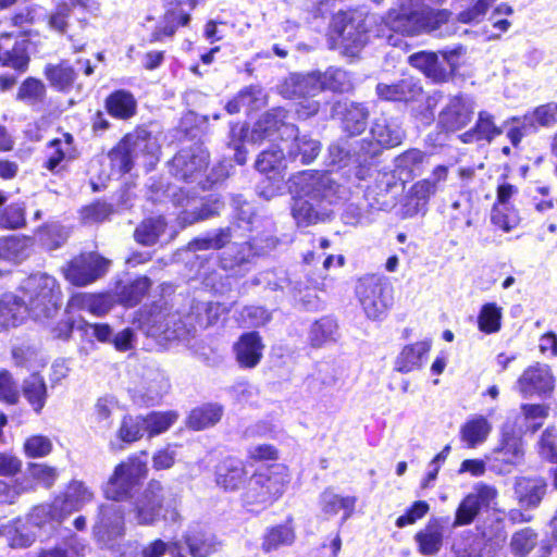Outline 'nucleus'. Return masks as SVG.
<instances>
[{
	"instance_id": "5fc2aeb1",
	"label": "nucleus",
	"mask_w": 557,
	"mask_h": 557,
	"mask_svg": "<svg viewBox=\"0 0 557 557\" xmlns=\"http://www.w3.org/2000/svg\"><path fill=\"white\" fill-rule=\"evenodd\" d=\"M548 414V407L545 405H532L525 404L521 406V416L518 420H522L520 423V430L535 432L542 426L545 418Z\"/></svg>"
},
{
	"instance_id": "bf43d9fd",
	"label": "nucleus",
	"mask_w": 557,
	"mask_h": 557,
	"mask_svg": "<svg viewBox=\"0 0 557 557\" xmlns=\"http://www.w3.org/2000/svg\"><path fill=\"white\" fill-rule=\"evenodd\" d=\"M537 534L530 528L516 532L510 541L511 552L519 556H527L536 545Z\"/></svg>"
},
{
	"instance_id": "c756f323",
	"label": "nucleus",
	"mask_w": 557,
	"mask_h": 557,
	"mask_svg": "<svg viewBox=\"0 0 557 557\" xmlns=\"http://www.w3.org/2000/svg\"><path fill=\"white\" fill-rule=\"evenodd\" d=\"M198 200L196 198H187V207L190 210L184 211L180 215V220L183 225L193 224L199 220L209 219L219 213L220 209L223 207V203L220 201L218 197L210 196L206 201L200 200V209L198 207Z\"/></svg>"
},
{
	"instance_id": "4be33fe9",
	"label": "nucleus",
	"mask_w": 557,
	"mask_h": 557,
	"mask_svg": "<svg viewBox=\"0 0 557 557\" xmlns=\"http://www.w3.org/2000/svg\"><path fill=\"white\" fill-rule=\"evenodd\" d=\"M112 308V301L108 295L76 293L67 302L69 313L74 311H87L95 317L107 314Z\"/></svg>"
},
{
	"instance_id": "72a5a7b5",
	"label": "nucleus",
	"mask_w": 557,
	"mask_h": 557,
	"mask_svg": "<svg viewBox=\"0 0 557 557\" xmlns=\"http://www.w3.org/2000/svg\"><path fill=\"white\" fill-rule=\"evenodd\" d=\"M372 139L383 148L398 146L404 137V133L398 124L389 122L385 117L375 120L371 127Z\"/></svg>"
},
{
	"instance_id": "b1692460",
	"label": "nucleus",
	"mask_w": 557,
	"mask_h": 557,
	"mask_svg": "<svg viewBox=\"0 0 557 557\" xmlns=\"http://www.w3.org/2000/svg\"><path fill=\"white\" fill-rule=\"evenodd\" d=\"M226 311V307L218 302L198 304L193 307V311L185 318L184 325L189 327L186 333L196 332L198 327L206 329L213 325Z\"/></svg>"
},
{
	"instance_id": "a878e982",
	"label": "nucleus",
	"mask_w": 557,
	"mask_h": 557,
	"mask_svg": "<svg viewBox=\"0 0 557 557\" xmlns=\"http://www.w3.org/2000/svg\"><path fill=\"white\" fill-rule=\"evenodd\" d=\"M503 133L495 124L494 116L487 111H480L474 126L459 136L465 144L484 140L491 143Z\"/></svg>"
},
{
	"instance_id": "2eb2a0df",
	"label": "nucleus",
	"mask_w": 557,
	"mask_h": 557,
	"mask_svg": "<svg viewBox=\"0 0 557 557\" xmlns=\"http://www.w3.org/2000/svg\"><path fill=\"white\" fill-rule=\"evenodd\" d=\"M125 518L123 507L119 504H107L100 507L99 518L94 527L96 539L107 544L124 535Z\"/></svg>"
},
{
	"instance_id": "603ef678",
	"label": "nucleus",
	"mask_w": 557,
	"mask_h": 557,
	"mask_svg": "<svg viewBox=\"0 0 557 557\" xmlns=\"http://www.w3.org/2000/svg\"><path fill=\"white\" fill-rule=\"evenodd\" d=\"M72 153V136L64 134L63 138L53 139L47 150L46 168L55 171L59 164Z\"/></svg>"
},
{
	"instance_id": "052dcab7",
	"label": "nucleus",
	"mask_w": 557,
	"mask_h": 557,
	"mask_svg": "<svg viewBox=\"0 0 557 557\" xmlns=\"http://www.w3.org/2000/svg\"><path fill=\"white\" fill-rule=\"evenodd\" d=\"M491 221L496 227L509 232L519 224V214L512 206L493 207Z\"/></svg>"
},
{
	"instance_id": "de8ad7c7",
	"label": "nucleus",
	"mask_w": 557,
	"mask_h": 557,
	"mask_svg": "<svg viewBox=\"0 0 557 557\" xmlns=\"http://www.w3.org/2000/svg\"><path fill=\"white\" fill-rule=\"evenodd\" d=\"M165 225L166 223L161 216L144 220L135 230L134 236L136 242L145 246L156 244L164 232Z\"/></svg>"
},
{
	"instance_id": "473e14b6",
	"label": "nucleus",
	"mask_w": 557,
	"mask_h": 557,
	"mask_svg": "<svg viewBox=\"0 0 557 557\" xmlns=\"http://www.w3.org/2000/svg\"><path fill=\"white\" fill-rule=\"evenodd\" d=\"M491 431V422L483 416H475L461 426L460 437L467 447L475 448L487 440Z\"/></svg>"
},
{
	"instance_id": "f03ea898",
	"label": "nucleus",
	"mask_w": 557,
	"mask_h": 557,
	"mask_svg": "<svg viewBox=\"0 0 557 557\" xmlns=\"http://www.w3.org/2000/svg\"><path fill=\"white\" fill-rule=\"evenodd\" d=\"M286 112L282 108L273 109L263 114L249 134L252 143L263 139L274 140L281 138L284 150L292 161H299L302 164L311 163L321 151L320 141L308 135L299 136L294 124L285 123Z\"/></svg>"
},
{
	"instance_id": "864d4df0",
	"label": "nucleus",
	"mask_w": 557,
	"mask_h": 557,
	"mask_svg": "<svg viewBox=\"0 0 557 557\" xmlns=\"http://www.w3.org/2000/svg\"><path fill=\"white\" fill-rule=\"evenodd\" d=\"M45 74L51 86L60 91L71 88L75 79V72L66 62L48 65Z\"/></svg>"
},
{
	"instance_id": "774afa93",
	"label": "nucleus",
	"mask_w": 557,
	"mask_h": 557,
	"mask_svg": "<svg viewBox=\"0 0 557 557\" xmlns=\"http://www.w3.org/2000/svg\"><path fill=\"white\" fill-rule=\"evenodd\" d=\"M16 366L25 368L28 371L36 372L46 364L45 359L38 350H15L13 354Z\"/></svg>"
},
{
	"instance_id": "1a4fd4ad",
	"label": "nucleus",
	"mask_w": 557,
	"mask_h": 557,
	"mask_svg": "<svg viewBox=\"0 0 557 557\" xmlns=\"http://www.w3.org/2000/svg\"><path fill=\"white\" fill-rule=\"evenodd\" d=\"M388 289L387 283L375 275L358 281L356 296L367 318L380 320L385 315L391 305Z\"/></svg>"
},
{
	"instance_id": "412c9836",
	"label": "nucleus",
	"mask_w": 557,
	"mask_h": 557,
	"mask_svg": "<svg viewBox=\"0 0 557 557\" xmlns=\"http://www.w3.org/2000/svg\"><path fill=\"white\" fill-rule=\"evenodd\" d=\"M327 206V202L319 203L306 198H293L292 215L299 227H307L329 216Z\"/></svg>"
},
{
	"instance_id": "680f3d73",
	"label": "nucleus",
	"mask_w": 557,
	"mask_h": 557,
	"mask_svg": "<svg viewBox=\"0 0 557 557\" xmlns=\"http://www.w3.org/2000/svg\"><path fill=\"white\" fill-rule=\"evenodd\" d=\"M24 453L29 458H42L52 450V442L44 435H33L24 442Z\"/></svg>"
},
{
	"instance_id": "423d86ee",
	"label": "nucleus",
	"mask_w": 557,
	"mask_h": 557,
	"mask_svg": "<svg viewBox=\"0 0 557 557\" xmlns=\"http://www.w3.org/2000/svg\"><path fill=\"white\" fill-rule=\"evenodd\" d=\"M157 139L147 131L138 129L127 134L109 153L111 164L120 173L131 171L139 157L157 159L159 152ZM150 160L149 162H151Z\"/></svg>"
},
{
	"instance_id": "a18cd8bd",
	"label": "nucleus",
	"mask_w": 557,
	"mask_h": 557,
	"mask_svg": "<svg viewBox=\"0 0 557 557\" xmlns=\"http://www.w3.org/2000/svg\"><path fill=\"white\" fill-rule=\"evenodd\" d=\"M11 35L5 34L0 37V62L3 65L24 70L28 63V57L23 44H14L10 49Z\"/></svg>"
},
{
	"instance_id": "79ce46f5",
	"label": "nucleus",
	"mask_w": 557,
	"mask_h": 557,
	"mask_svg": "<svg viewBox=\"0 0 557 557\" xmlns=\"http://www.w3.org/2000/svg\"><path fill=\"white\" fill-rule=\"evenodd\" d=\"M337 323L329 317L314 322L309 332V339L313 347L334 345L337 341Z\"/></svg>"
},
{
	"instance_id": "69168bd1",
	"label": "nucleus",
	"mask_w": 557,
	"mask_h": 557,
	"mask_svg": "<svg viewBox=\"0 0 557 557\" xmlns=\"http://www.w3.org/2000/svg\"><path fill=\"white\" fill-rule=\"evenodd\" d=\"M77 330L83 332V335L87 338H96L99 343L107 344L111 342L112 330L108 324L104 323H89L81 321L77 324Z\"/></svg>"
},
{
	"instance_id": "0eeeda50",
	"label": "nucleus",
	"mask_w": 557,
	"mask_h": 557,
	"mask_svg": "<svg viewBox=\"0 0 557 557\" xmlns=\"http://www.w3.org/2000/svg\"><path fill=\"white\" fill-rule=\"evenodd\" d=\"M146 460L133 455L121 461L110 476L104 487L108 499L122 502L133 496V490L147 476Z\"/></svg>"
},
{
	"instance_id": "ddd939ff",
	"label": "nucleus",
	"mask_w": 557,
	"mask_h": 557,
	"mask_svg": "<svg viewBox=\"0 0 557 557\" xmlns=\"http://www.w3.org/2000/svg\"><path fill=\"white\" fill-rule=\"evenodd\" d=\"M496 497L495 487L483 483L476 484L473 492L469 493L459 504L453 527L458 528L472 523L481 508L488 507Z\"/></svg>"
},
{
	"instance_id": "9d476101",
	"label": "nucleus",
	"mask_w": 557,
	"mask_h": 557,
	"mask_svg": "<svg viewBox=\"0 0 557 557\" xmlns=\"http://www.w3.org/2000/svg\"><path fill=\"white\" fill-rule=\"evenodd\" d=\"M165 494L159 481H150L144 493L135 500L131 518L138 525H152L162 515Z\"/></svg>"
},
{
	"instance_id": "f8f14e48",
	"label": "nucleus",
	"mask_w": 557,
	"mask_h": 557,
	"mask_svg": "<svg viewBox=\"0 0 557 557\" xmlns=\"http://www.w3.org/2000/svg\"><path fill=\"white\" fill-rule=\"evenodd\" d=\"M523 456L521 436L512 431L503 430L499 444L486 456V459L497 473H509L515 466L522 461Z\"/></svg>"
},
{
	"instance_id": "338daca9",
	"label": "nucleus",
	"mask_w": 557,
	"mask_h": 557,
	"mask_svg": "<svg viewBox=\"0 0 557 557\" xmlns=\"http://www.w3.org/2000/svg\"><path fill=\"white\" fill-rule=\"evenodd\" d=\"M495 1L496 0H476L471 8L458 14V21L465 24L480 23Z\"/></svg>"
},
{
	"instance_id": "e433bc0d",
	"label": "nucleus",
	"mask_w": 557,
	"mask_h": 557,
	"mask_svg": "<svg viewBox=\"0 0 557 557\" xmlns=\"http://www.w3.org/2000/svg\"><path fill=\"white\" fill-rule=\"evenodd\" d=\"M223 416V407L218 404H206L193 409L187 418L188 428L200 431L215 425Z\"/></svg>"
},
{
	"instance_id": "cd10ccee",
	"label": "nucleus",
	"mask_w": 557,
	"mask_h": 557,
	"mask_svg": "<svg viewBox=\"0 0 557 557\" xmlns=\"http://www.w3.org/2000/svg\"><path fill=\"white\" fill-rule=\"evenodd\" d=\"M414 541L422 555L432 556L440 552L443 545V525L438 519H431L416 535Z\"/></svg>"
},
{
	"instance_id": "3c124183",
	"label": "nucleus",
	"mask_w": 557,
	"mask_h": 557,
	"mask_svg": "<svg viewBox=\"0 0 557 557\" xmlns=\"http://www.w3.org/2000/svg\"><path fill=\"white\" fill-rule=\"evenodd\" d=\"M175 411L151 412L143 416L145 431L149 437L157 436L168 431L177 420Z\"/></svg>"
},
{
	"instance_id": "393cba45",
	"label": "nucleus",
	"mask_w": 557,
	"mask_h": 557,
	"mask_svg": "<svg viewBox=\"0 0 557 557\" xmlns=\"http://www.w3.org/2000/svg\"><path fill=\"white\" fill-rule=\"evenodd\" d=\"M376 94L386 101H411L422 95V88L412 78H405L393 84H377Z\"/></svg>"
},
{
	"instance_id": "aec40b11",
	"label": "nucleus",
	"mask_w": 557,
	"mask_h": 557,
	"mask_svg": "<svg viewBox=\"0 0 557 557\" xmlns=\"http://www.w3.org/2000/svg\"><path fill=\"white\" fill-rule=\"evenodd\" d=\"M170 389L169 380L160 371H147L141 377L140 382L135 383L129 392L135 399L143 401H158Z\"/></svg>"
},
{
	"instance_id": "8fccbe9b",
	"label": "nucleus",
	"mask_w": 557,
	"mask_h": 557,
	"mask_svg": "<svg viewBox=\"0 0 557 557\" xmlns=\"http://www.w3.org/2000/svg\"><path fill=\"white\" fill-rule=\"evenodd\" d=\"M23 394L36 412L41 411L47 399L45 381L37 374H33L23 385Z\"/></svg>"
},
{
	"instance_id": "bb28decb",
	"label": "nucleus",
	"mask_w": 557,
	"mask_h": 557,
	"mask_svg": "<svg viewBox=\"0 0 557 557\" xmlns=\"http://www.w3.org/2000/svg\"><path fill=\"white\" fill-rule=\"evenodd\" d=\"M247 471L244 463L236 459H225L216 470V484L225 491H235L245 482Z\"/></svg>"
},
{
	"instance_id": "7ed1b4c3",
	"label": "nucleus",
	"mask_w": 557,
	"mask_h": 557,
	"mask_svg": "<svg viewBox=\"0 0 557 557\" xmlns=\"http://www.w3.org/2000/svg\"><path fill=\"white\" fill-rule=\"evenodd\" d=\"M449 16V11L430 9L422 0H399V9L391 10L383 23L388 32L414 36L440 29Z\"/></svg>"
},
{
	"instance_id": "2f4dec72",
	"label": "nucleus",
	"mask_w": 557,
	"mask_h": 557,
	"mask_svg": "<svg viewBox=\"0 0 557 557\" xmlns=\"http://www.w3.org/2000/svg\"><path fill=\"white\" fill-rule=\"evenodd\" d=\"M253 255L249 243L234 244L220 258L221 267L226 271H234L235 275L240 274L248 270L249 258Z\"/></svg>"
},
{
	"instance_id": "6e6d98bb",
	"label": "nucleus",
	"mask_w": 557,
	"mask_h": 557,
	"mask_svg": "<svg viewBox=\"0 0 557 557\" xmlns=\"http://www.w3.org/2000/svg\"><path fill=\"white\" fill-rule=\"evenodd\" d=\"M321 91L330 89L333 91L344 92L351 88L350 77L342 69H329L324 73H320Z\"/></svg>"
},
{
	"instance_id": "c03bdc74",
	"label": "nucleus",
	"mask_w": 557,
	"mask_h": 557,
	"mask_svg": "<svg viewBox=\"0 0 557 557\" xmlns=\"http://www.w3.org/2000/svg\"><path fill=\"white\" fill-rule=\"evenodd\" d=\"M284 148L273 146L270 149L263 150L256 161V169L262 173H273V177L278 176L283 178V171L286 169L284 159Z\"/></svg>"
},
{
	"instance_id": "09e8293b",
	"label": "nucleus",
	"mask_w": 557,
	"mask_h": 557,
	"mask_svg": "<svg viewBox=\"0 0 557 557\" xmlns=\"http://www.w3.org/2000/svg\"><path fill=\"white\" fill-rule=\"evenodd\" d=\"M503 308L495 302L484 304L478 314V327L485 334H493L500 330Z\"/></svg>"
},
{
	"instance_id": "f3484780",
	"label": "nucleus",
	"mask_w": 557,
	"mask_h": 557,
	"mask_svg": "<svg viewBox=\"0 0 557 557\" xmlns=\"http://www.w3.org/2000/svg\"><path fill=\"white\" fill-rule=\"evenodd\" d=\"M517 387L524 397L548 394L555 387V379L547 366L536 363L523 371Z\"/></svg>"
},
{
	"instance_id": "39448f33",
	"label": "nucleus",
	"mask_w": 557,
	"mask_h": 557,
	"mask_svg": "<svg viewBox=\"0 0 557 557\" xmlns=\"http://www.w3.org/2000/svg\"><path fill=\"white\" fill-rule=\"evenodd\" d=\"M288 190L293 198H306L315 202L333 205L341 198V187L327 173L306 170L288 180Z\"/></svg>"
},
{
	"instance_id": "dca6fc26",
	"label": "nucleus",
	"mask_w": 557,
	"mask_h": 557,
	"mask_svg": "<svg viewBox=\"0 0 557 557\" xmlns=\"http://www.w3.org/2000/svg\"><path fill=\"white\" fill-rule=\"evenodd\" d=\"M474 113V101L467 96H455L449 98L447 104L438 115V124L449 132L459 131L466 127L472 120Z\"/></svg>"
},
{
	"instance_id": "4468645a",
	"label": "nucleus",
	"mask_w": 557,
	"mask_h": 557,
	"mask_svg": "<svg viewBox=\"0 0 557 557\" xmlns=\"http://www.w3.org/2000/svg\"><path fill=\"white\" fill-rule=\"evenodd\" d=\"M332 30L337 44L347 55H356L367 42V35L360 23H355L348 13H337L332 21Z\"/></svg>"
},
{
	"instance_id": "4c0bfd02",
	"label": "nucleus",
	"mask_w": 557,
	"mask_h": 557,
	"mask_svg": "<svg viewBox=\"0 0 557 557\" xmlns=\"http://www.w3.org/2000/svg\"><path fill=\"white\" fill-rule=\"evenodd\" d=\"M295 541V530L289 522L270 527L262 536L261 548L265 553L292 545Z\"/></svg>"
},
{
	"instance_id": "20e7f679",
	"label": "nucleus",
	"mask_w": 557,
	"mask_h": 557,
	"mask_svg": "<svg viewBox=\"0 0 557 557\" xmlns=\"http://www.w3.org/2000/svg\"><path fill=\"white\" fill-rule=\"evenodd\" d=\"M289 469L282 463H274L258 469L249 479L243 494L247 506L267 508L278 500L290 483Z\"/></svg>"
},
{
	"instance_id": "7c9ffc66",
	"label": "nucleus",
	"mask_w": 557,
	"mask_h": 557,
	"mask_svg": "<svg viewBox=\"0 0 557 557\" xmlns=\"http://www.w3.org/2000/svg\"><path fill=\"white\" fill-rule=\"evenodd\" d=\"M426 159V154L421 150H407L395 159L394 172L400 181L411 180L414 175L421 173Z\"/></svg>"
},
{
	"instance_id": "13d9d810",
	"label": "nucleus",
	"mask_w": 557,
	"mask_h": 557,
	"mask_svg": "<svg viewBox=\"0 0 557 557\" xmlns=\"http://www.w3.org/2000/svg\"><path fill=\"white\" fill-rule=\"evenodd\" d=\"M115 408V401L112 398H99L95 405L91 422L97 429L107 431L112 425V412Z\"/></svg>"
},
{
	"instance_id": "6ab92c4d",
	"label": "nucleus",
	"mask_w": 557,
	"mask_h": 557,
	"mask_svg": "<svg viewBox=\"0 0 557 557\" xmlns=\"http://www.w3.org/2000/svg\"><path fill=\"white\" fill-rule=\"evenodd\" d=\"M320 91V72L294 73L280 85V94L285 98L313 97Z\"/></svg>"
},
{
	"instance_id": "ea45409f",
	"label": "nucleus",
	"mask_w": 557,
	"mask_h": 557,
	"mask_svg": "<svg viewBox=\"0 0 557 557\" xmlns=\"http://www.w3.org/2000/svg\"><path fill=\"white\" fill-rule=\"evenodd\" d=\"M356 497L339 496L331 490H326L321 494V508L325 516L333 517L341 510L344 512L343 520H347L354 512Z\"/></svg>"
},
{
	"instance_id": "37998d69",
	"label": "nucleus",
	"mask_w": 557,
	"mask_h": 557,
	"mask_svg": "<svg viewBox=\"0 0 557 557\" xmlns=\"http://www.w3.org/2000/svg\"><path fill=\"white\" fill-rule=\"evenodd\" d=\"M436 190L431 180H421L414 183L408 191V211L411 214L424 213L430 198Z\"/></svg>"
},
{
	"instance_id": "0e129e2a",
	"label": "nucleus",
	"mask_w": 557,
	"mask_h": 557,
	"mask_svg": "<svg viewBox=\"0 0 557 557\" xmlns=\"http://www.w3.org/2000/svg\"><path fill=\"white\" fill-rule=\"evenodd\" d=\"M186 544L190 555L195 557H205L215 550V545L212 541L205 539L203 534L199 532H190L186 535Z\"/></svg>"
},
{
	"instance_id": "a211bd4d",
	"label": "nucleus",
	"mask_w": 557,
	"mask_h": 557,
	"mask_svg": "<svg viewBox=\"0 0 557 557\" xmlns=\"http://www.w3.org/2000/svg\"><path fill=\"white\" fill-rule=\"evenodd\" d=\"M333 115L341 120L343 131L350 136L361 134L368 125L369 112L360 103L336 102L333 107Z\"/></svg>"
},
{
	"instance_id": "c9c22d12",
	"label": "nucleus",
	"mask_w": 557,
	"mask_h": 557,
	"mask_svg": "<svg viewBox=\"0 0 557 557\" xmlns=\"http://www.w3.org/2000/svg\"><path fill=\"white\" fill-rule=\"evenodd\" d=\"M190 20L188 13L178 9H169L163 18L151 33L150 41H162L165 37H172L178 26L187 25Z\"/></svg>"
},
{
	"instance_id": "a19ab883",
	"label": "nucleus",
	"mask_w": 557,
	"mask_h": 557,
	"mask_svg": "<svg viewBox=\"0 0 557 557\" xmlns=\"http://www.w3.org/2000/svg\"><path fill=\"white\" fill-rule=\"evenodd\" d=\"M557 123V103L550 102L537 107L523 116V127L534 133L539 127H552Z\"/></svg>"
},
{
	"instance_id": "58836bf2",
	"label": "nucleus",
	"mask_w": 557,
	"mask_h": 557,
	"mask_svg": "<svg viewBox=\"0 0 557 557\" xmlns=\"http://www.w3.org/2000/svg\"><path fill=\"white\" fill-rule=\"evenodd\" d=\"M92 494L82 482H72L65 492L64 498L53 503L54 509H60L65 515L78 510L84 504L90 502Z\"/></svg>"
},
{
	"instance_id": "9b49d317",
	"label": "nucleus",
	"mask_w": 557,
	"mask_h": 557,
	"mask_svg": "<svg viewBox=\"0 0 557 557\" xmlns=\"http://www.w3.org/2000/svg\"><path fill=\"white\" fill-rule=\"evenodd\" d=\"M110 261L96 252L75 257L64 269L65 278L73 285L91 284L108 271Z\"/></svg>"
},
{
	"instance_id": "49530a36",
	"label": "nucleus",
	"mask_w": 557,
	"mask_h": 557,
	"mask_svg": "<svg viewBox=\"0 0 557 557\" xmlns=\"http://www.w3.org/2000/svg\"><path fill=\"white\" fill-rule=\"evenodd\" d=\"M108 112L117 119H129L136 112V100L131 92L119 90L107 99Z\"/></svg>"
},
{
	"instance_id": "c85d7f7f",
	"label": "nucleus",
	"mask_w": 557,
	"mask_h": 557,
	"mask_svg": "<svg viewBox=\"0 0 557 557\" xmlns=\"http://www.w3.org/2000/svg\"><path fill=\"white\" fill-rule=\"evenodd\" d=\"M33 247V240L29 237L12 235L0 238V260L8 262H21L26 259Z\"/></svg>"
},
{
	"instance_id": "5701e85b",
	"label": "nucleus",
	"mask_w": 557,
	"mask_h": 557,
	"mask_svg": "<svg viewBox=\"0 0 557 557\" xmlns=\"http://www.w3.org/2000/svg\"><path fill=\"white\" fill-rule=\"evenodd\" d=\"M546 482L541 478H518L515 493L522 508H535L542 502L546 493Z\"/></svg>"
},
{
	"instance_id": "6e6552de",
	"label": "nucleus",
	"mask_w": 557,
	"mask_h": 557,
	"mask_svg": "<svg viewBox=\"0 0 557 557\" xmlns=\"http://www.w3.org/2000/svg\"><path fill=\"white\" fill-rule=\"evenodd\" d=\"M208 160L209 153L201 146L185 148L172 159L170 172L178 180L189 183L197 182L202 189H206L226 175V172L221 169V174H214V177H207L206 181H202V172L208 166Z\"/></svg>"
},
{
	"instance_id": "4d7b16f0",
	"label": "nucleus",
	"mask_w": 557,
	"mask_h": 557,
	"mask_svg": "<svg viewBox=\"0 0 557 557\" xmlns=\"http://www.w3.org/2000/svg\"><path fill=\"white\" fill-rule=\"evenodd\" d=\"M143 416H125L117 431V437L127 444L137 442L145 433Z\"/></svg>"
},
{
	"instance_id": "e2e57ef3",
	"label": "nucleus",
	"mask_w": 557,
	"mask_h": 557,
	"mask_svg": "<svg viewBox=\"0 0 557 557\" xmlns=\"http://www.w3.org/2000/svg\"><path fill=\"white\" fill-rule=\"evenodd\" d=\"M540 456L549 461L557 462V433L554 428H547L537 444Z\"/></svg>"
},
{
	"instance_id": "f257e3e1",
	"label": "nucleus",
	"mask_w": 557,
	"mask_h": 557,
	"mask_svg": "<svg viewBox=\"0 0 557 557\" xmlns=\"http://www.w3.org/2000/svg\"><path fill=\"white\" fill-rule=\"evenodd\" d=\"M21 295L4 294L0 299V332L21 323L26 314L35 320L52 317L61 305V289L55 278L46 273L28 276Z\"/></svg>"
},
{
	"instance_id": "f704fd0d",
	"label": "nucleus",
	"mask_w": 557,
	"mask_h": 557,
	"mask_svg": "<svg viewBox=\"0 0 557 557\" xmlns=\"http://www.w3.org/2000/svg\"><path fill=\"white\" fill-rule=\"evenodd\" d=\"M409 63L434 82L445 81L447 72L434 52L420 51L409 57Z\"/></svg>"
}]
</instances>
